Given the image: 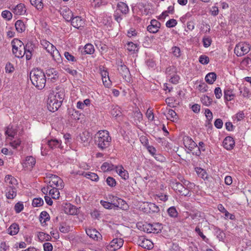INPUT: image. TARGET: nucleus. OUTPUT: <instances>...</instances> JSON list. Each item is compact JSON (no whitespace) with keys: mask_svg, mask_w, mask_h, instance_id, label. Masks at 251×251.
<instances>
[{"mask_svg":"<svg viewBox=\"0 0 251 251\" xmlns=\"http://www.w3.org/2000/svg\"><path fill=\"white\" fill-rule=\"evenodd\" d=\"M124 244V240L122 238L114 239L110 243V246L114 251H117L121 248Z\"/></svg>","mask_w":251,"mask_h":251,"instance_id":"18","label":"nucleus"},{"mask_svg":"<svg viewBox=\"0 0 251 251\" xmlns=\"http://www.w3.org/2000/svg\"><path fill=\"white\" fill-rule=\"evenodd\" d=\"M50 220L49 214L45 211H42L40 215V221L41 223H45L46 221Z\"/></svg>","mask_w":251,"mask_h":251,"instance_id":"39","label":"nucleus"},{"mask_svg":"<svg viewBox=\"0 0 251 251\" xmlns=\"http://www.w3.org/2000/svg\"><path fill=\"white\" fill-rule=\"evenodd\" d=\"M189 216L193 220L198 219L199 218L202 217L201 212L199 211H197L196 212L191 213Z\"/></svg>","mask_w":251,"mask_h":251,"instance_id":"64","label":"nucleus"},{"mask_svg":"<svg viewBox=\"0 0 251 251\" xmlns=\"http://www.w3.org/2000/svg\"><path fill=\"white\" fill-rule=\"evenodd\" d=\"M50 54L55 61L58 63L61 62V56L56 48L50 53Z\"/></svg>","mask_w":251,"mask_h":251,"instance_id":"29","label":"nucleus"},{"mask_svg":"<svg viewBox=\"0 0 251 251\" xmlns=\"http://www.w3.org/2000/svg\"><path fill=\"white\" fill-rule=\"evenodd\" d=\"M1 16L4 19H6L7 20H10L12 18V13L8 10H4L1 13Z\"/></svg>","mask_w":251,"mask_h":251,"instance_id":"47","label":"nucleus"},{"mask_svg":"<svg viewBox=\"0 0 251 251\" xmlns=\"http://www.w3.org/2000/svg\"><path fill=\"white\" fill-rule=\"evenodd\" d=\"M108 197L109 199L112 202L113 205L115 207H117L122 209H125L126 208L127 204L125 201L113 195H109Z\"/></svg>","mask_w":251,"mask_h":251,"instance_id":"7","label":"nucleus"},{"mask_svg":"<svg viewBox=\"0 0 251 251\" xmlns=\"http://www.w3.org/2000/svg\"><path fill=\"white\" fill-rule=\"evenodd\" d=\"M86 233L88 236L95 240H98L100 233L95 229H86Z\"/></svg>","mask_w":251,"mask_h":251,"instance_id":"20","label":"nucleus"},{"mask_svg":"<svg viewBox=\"0 0 251 251\" xmlns=\"http://www.w3.org/2000/svg\"><path fill=\"white\" fill-rule=\"evenodd\" d=\"M142 209L147 213H157L159 211V207L154 203L151 202H144Z\"/></svg>","mask_w":251,"mask_h":251,"instance_id":"10","label":"nucleus"},{"mask_svg":"<svg viewBox=\"0 0 251 251\" xmlns=\"http://www.w3.org/2000/svg\"><path fill=\"white\" fill-rule=\"evenodd\" d=\"M44 204L43 200L41 198H34L32 201V205L34 207H39Z\"/></svg>","mask_w":251,"mask_h":251,"instance_id":"44","label":"nucleus"},{"mask_svg":"<svg viewBox=\"0 0 251 251\" xmlns=\"http://www.w3.org/2000/svg\"><path fill=\"white\" fill-rule=\"evenodd\" d=\"M154 158L160 162H164L166 161V158L159 153H156L154 156Z\"/></svg>","mask_w":251,"mask_h":251,"instance_id":"56","label":"nucleus"},{"mask_svg":"<svg viewBox=\"0 0 251 251\" xmlns=\"http://www.w3.org/2000/svg\"><path fill=\"white\" fill-rule=\"evenodd\" d=\"M172 53L176 57H179L181 55V51L179 47H173L172 49Z\"/></svg>","mask_w":251,"mask_h":251,"instance_id":"48","label":"nucleus"},{"mask_svg":"<svg viewBox=\"0 0 251 251\" xmlns=\"http://www.w3.org/2000/svg\"><path fill=\"white\" fill-rule=\"evenodd\" d=\"M85 176L93 181H97L99 179L98 176L94 173H86Z\"/></svg>","mask_w":251,"mask_h":251,"instance_id":"46","label":"nucleus"},{"mask_svg":"<svg viewBox=\"0 0 251 251\" xmlns=\"http://www.w3.org/2000/svg\"><path fill=\"white\" fill-rule=\"evenodd\" d=\"M95 138L96 144L102 150L108 147L111 141L109 132L105 130L98 132Z\"/></svg>","mask_w":251,"mask_h":251,"instance_id":"2","label":"nucleus"},{"mask_svg":"<svg viewBox=\"0 0 251 251\" xmlns=\"http://www.w3.org/2000/svg\"><path fill=\"white\" fill-rule=\"evenodd\" d=\"M64 69L67 73L70 74L73 76H76L77 74V72L76 70H72L69 67H65Z\"/></svg>","mask_w":251,"mask_h":251,"instance_id":"57","label":"nucleus"},{"mask_svg":"<svg viewBox=\"0 0 251 251\" xmlns=\"http://www.w3.org/2000/svg\"><path fill=\"white\" fill-rule=\"evenodd\" d=\"M201 100L202 103L206 106L210 105L213 101L211 98L206 95H203L201 98Z\"/></svg>","mask_w":251,"mask_h":251,"instance_id":"34","label":"nucleus"},{"mask_svg":"<svg viewBox=\"0 0 251 251\" xmlns=\"http://www.w3.org/2000/svg\"><path fill=\"white\" fill-rule=\"evenodd\" d=\"M59 230L62 233H68L70 231V226L63 223L59 227Z\"/></svg>","mask_w":251,"mask_h":251,"instance_id":"51","label":"nucleus"},{"mask_svg":"<svg viewBox=\"0 0 251 251\" xmlns=\"http://www.w3.org/2000/svg\"><path fill=\"white\" fill-rule=\"evenodd\" d=\"M46 75L52 82H55L58 78V72L53 68H51L46 71Z\"/></svg>","mask_w":251,"mask_h":251,"instance_id":"17","label":"nucleus"},{"mask_svg":"<svg viewBox=\"0 0 251 251\" xmlns=\"http://www.w3.org/2000/svg\"><path fill=\"white\" fill-rule=\"evenodd\" d=\"M114 169V166L111 163L104 162L101 166V169L103 172L112 171Z\"/></svg>","mask_w":251,"mask_h":251,"instance_id":"35","label":"nucleus"},{"mask_svg":"<svg viewBox=\"0 0 251 251\" xmlns=\"http://www.w3.org/2000/svg\"><path fill=\"white\" fill-rule=\"evenodd\" d=\"M70 22L71 25L77 29H79L80 27H83L84 25V20L80 16L73 17Z\"/></svg>","mask_w":251,"mask_h":251,"instance_id":"14","label":"nucleus"},{"mask_svg":"<svg viewBox=\"0 0 251 251\" xmlns=\"http://www.w3.org/2000/svg\"><path fill=\"white\" fill-rule=\"evenodd\" d=\"M50 97H54L55 99H58V101H60V103H62L63 99H64V94L63 93H56L55 95H52L50 96Z\"/></svg>","mask_w":251,"mask_h":251,"instance_id":"58","label":"nucleus"},{"mask_svg":"<svg viewBox=\"0 0 251 251\" xmlns=\"http://www.w3.org/2000/svg\"><path fill=\"white\" fill-rule=\"evenodd\" d=\"M205 115L207 120L210 122L212 121L213 119V114L209 109L207 108L205 110Z\"/></svg>","mask_w":251,"mask_h":251,"instance_id":"59","label":"nucleus"},{"mask_svg":"<svg viewBox=\"0 0 251 251\" xmlns=\"http://www.w3.org/2000/svg\"><path fill=\"white\" fill-rule=\"evenodd\" d=\"M118 70L123 78L127 82L130 81V74L128 68L121 62V64L118 66Z\"/></svg>","mask_w":251,"mask_h":251,"instance_id":"8","label":"nucleus"},{"mask_svg":"<svg viewBox=\"0 0 251 251\" xmlns=\"http://www.w3.org/2000/svg\"><path fill=\"white\" fill-rule=\"evenodd\" d=\"M7 199H14L17 196V189L14 186H9L5 191Z\"/></svg>","mask_w":251,"mask_h":251,"instance_id":"13","label":"nucleus"},{"mask_svg":"<svg viewBox=\"0 0 251 251\" xmlns=\"http://www.w3.org/2000/svg\"><path fill=\"white\" fill-rule=\"evenodd\" d=\"M137 242L140 246L144 249L150 250L153 247L152 243L143 236L138 238Z\"/></svg>","mask_w":251,"mask_h":251,"instance_id":"11","label":"nucleus"},{"mask_svg":"<svg viewBox=\"0 0 251 251\" xmlns=\"http://www.w3.org/2000/svg\"><path fill=\"white\" fill-rule=\"evenodd\" d=\"M17 134V131L13 128V126L9 125L6 127L5 134L11 138H14V136Z\"/></svg>","mask_w":251,"mask_h":251,"instance_id":"37","label":"nucleus"},{"mask_svg":"<svg viewBox=\"0 0 251 251\" xmlns=\"http://www.w3.org/2000/svg\"><path fill=\"white\" fill-rule=\"evenodd\" d=\"M117 7L121 11V12L125 14H127L129 11V8L126 4L124 2L119 3L117 5Z\"/></svg>","mask_w":251,"mask_h":251,"instance_id":"36","label":"nucleus"},{"mask_svg":"<svg viewBox=\"0 0 251 251\" xmlns=\"http://www.w3.org/2000/svg\"><path fill=\"white\" fill-rule=\"evenodd\" d=\"M250 46L247 43H240L237 44L235 49L234 52L238 56H242L249 52Z\"/></svg>","mask_w":251,"mask_h":251,"instance_id":"5","label":"nucleus"},{"mask_svg":"<svg viewBox=\"0 0 251 251\" xmlns=\"http://www.w3.org/2000/svg\"><path fill=\"white\" fill-rule=\"evenodd\" d=\"M30 2L38 10H42L43 8L44 4L42 0H30Z\"/></svg>","mask_w":251,"mask_h":251,"instance_id":"30","label":"nucleus"},{"mask_svg":"<svg viewBox=\"0 0 251 251\" xmlns=\"http://www.w3.org/2000/svg\"><path fill=\"white\" fill-rule=\"evenodd\" d=\"M199 62L202 64H207L209 62V57L205 55H201L199 58Z\"/></svg>","mask_w":251,"mask_h":251,"instance_id":"52","label":"nucleus"},{"mask_svg":"<svg viewBox=\"0 0 251 251\" xmlns=\"http://www.w3.org/2000/svg\"><path fill=\"white\" fill-rule=\"evenodd\" d=\"M169 215L173 218H176L178 216V212L174 206H172L168 209L167 210Z\"/></svg>","mask_w":251,"mask_h":251,"instance_id":"42","label":"nucleus"},{"mask_svg":"<svg viewBox=\"0 0 251 251\" xmlns=\"http://www.w3.org/2000/svg\"><path fill=\"white\" fill-rule=\"evenodd\" d=\"M15 26L16 30L19 33L24 32L25 29V26L24 22L23 21L20 20H19L16 22Z\"/></svg>","mask_w":251,"mask_h":251,"instance_id":"27","label":"nucleus"},{"mask_svg":"<svg viewBox=\"0 0 251 251\" xmlns=\"http://www.w3.org/2000/svg\"><path fill=\"white\" fill-rule=\"evenodd\" d=\"M38 238L41 241H50L51 238L50 235L43 232H39L38 234Z\"/></svg>","mask_w":251,"mask_h":251,"instance_id":"38","label":"nucleus"},{"mask_svg":"<svg viewBox=\"0 0 251 251\" xmlns=\"http://www.w3.org/2000/svg\"><path fill=\"white\" fill-rule=\"evenodd\" d=\"M30 78L32 84L39 90L43 89L46 83V77L43 70L33 69L30 73Z\"/></svg>","mask_w":251,"mask_h":251,"instance_id":"1","label":"nucleus"},{"mask_svg":"<svg viewBox=\"0 0 251 251\" xmlns=\"http://www.w3.org/2000/svg\"><path fill=\"white\" fill-rule=\"evenodd\" d=\"M89 137V133L87 131H84L80 135V139L84 143H87Z\"/></svg>","mask_w":251,"mask_h":251,"instance_id":"45","label":"nucleus"},{"mask_svg":"<svg viewBox=\"0 0 251 251\" xmlns=\"http://www.w3.org/2000/svg\"><path fill=\"white\" fill-rule=\"evenodd\" d=\"M217 75L214 72H211L206 75L205 77V81L209 84H212L216 80Z\"/></svg>","mask_w":251,"mask_h":251,"instance_id":"24","label":"nucleus"},{"mask_svg":"<svg viewBox=\"0 0 251 251\" xmlns=\"http://www.w3.org/2000/svg\"><path fill=\"white\" fill-rule=\"evenodd\" d=\"M65 212L70 215H76L77 213V209L75 206L70 204L67 206Z\"/></svg>","mask_w":251,"mask_h":251,"instance_id":"32","label":"nucleus"},{"mask_svg":"<svg viewBox=\"0 0 251 251\" xmlns=\"http://www.w3.org/2000/svg\"><path fill=\"white\" fill-rule=\"evenodd\" d=\"M214 94L217 99H220L222 96L221 89L220 87H216L214 90Z\"/></svg>","mask_w":251,"mask_h":251,"instance_id":"61","label":"nucleus"},{"mask_svg":"<svg viewBox=\"0 0 251 251\" xmlns=\"http://www.w3.org/2000/svg\"><path fill=\"white\" fill-rule=\"evenodd\" d=\"M127 50L132 53H135L138 51V45L132 42H128L126 43Z\"/></svg>","mask_w":251,"mask_h":251,"instance_id":"25","label":"nucleus"},{"mask_svg":"<svg viewBox=\"0 0 251 251\" xmlns=\"http://www.w3.org/2000/svg\"><path fill=\"white\" fill-rule=\"evenodd\" d=\"M48 178H50L48 185L50 187H55L59 189H63L64 186L63 181L58 176L51 174L48 175Z\"/></svg>","mask_w":251,"mask_h":251,"instance_id":"4","label":"nucleus"},{"mask_svg":"<svg viewBox=\"0 0 251 251\" xmlns=\"http://www.w3.org/2000/svg\"><path fill=\"white\" fill-rule=\"evenodd\" d=\"M100 203L105 208L108 209H111L112 205H113V203L111 201L110 202L101 200Z\"/></svg>","mask_w":251,"mask_h":251,"instance_id":"54","label":"nucleus"},{"mask_svg":"<svg viewBox=\"0 0 251 251\" xmlns=\"http://www.w3.org/2000/svg\"><path fill=\"white\" fill-rule=\"evenodd\" d=\"M62 16L67 22H70L74 17L72 11L67 7L63 10Z\"/></svg>","mask_w":251,"mask_h":251,"instance_id":"21","label":"nucleus"},{"mask_svg":"<svg viewBox=\"0 0 251 251\" xmlns=\"http://www.w3.org/2000/svg\"><path fill=\"white\" fill-rule=\"evenodd\" d=\"M224 98L226 101L231 100L235 96L233 93V91L229 88L224 90Z\"/></svg>","mask_w":251,"mask_h":251,"instance_id":"26","label":"nucleus"},{"mask_svg":"<svg viewBox=\"0 0 251 251\" xmlns=\"http://www.w3.org/2000/svg\"><path fill=\"white\" fill-rule=\"evenodd\" d=\"M223 122L221 119H217L214 122V126L218 129L223 127Z\"/></svg>","mask_w":251,"mask_h":251,"instance_id":"62","label":"nucleus"},{"mask_svg":"<svg viewBox=\"0 0 251 251\" xmlns=\"http://www.w3.org/2000/svg\"><path fill=\"white\" fill-rule=\"evenodd\" d=\"M172 187L175 191H177L179 193L182 192L184 187L179 182H172L171 183Z\"/></svg>","mask_w":251,"mask_h":251,"instance_id":"33","label":"nucleus"},{"mask_svg":"<svg viewBox=\"0 0 251 251\" xmlns=\"http://www.w3.org/2000/svg\"><path fill=\"white\" fill-rule=\"evenodd\" d=\"M19 231V225L16 223L12 224L8 228V233L11 235H16Z\"/></svg>","mask_w":251,"mask_h":251,"instance_id":"23","label":"nucleus"},{"mask_svg":"<svg viewBox=\"0 0 251 251\" xmlns=\"http://www.w3.org/2000/svg\"><path fill=\"white\" fill-rule=\"evenodd\" d=\"M47 143L49 147L52 149L59 148L61 145V141L56 139L48 140Z\"/></svg>","mask_w":251,"mask_h":251,"instance_id":"28","label":"nucleus"},{"mask_svg":"<svg viewBox=\"0 0 251 251\" xmlns=\"http://www.w3.org/2000/svg\"><path fill=\"white\" fill-rule=\"evenodd\" d=\"M84 52L86 54H93L95 51L94 46L91 44H86L84 48Z\"/></svg>","mask_w":251,"mask_h":251,"instance_id":"41","label":"nucleus"},{"mask_svg":"<svg viewBox=\"0 0 251 251\" xmlns=\"http://www.w3.org/2000/svg\"><path fill=\"white\" fill-rule=\"evenodd\" d=\"M65 58L68 60L72 62L76 61L75 57L71 54L69 52L65 51L64 53Z\"/></svg>","mask_w":251,"mask_h":251,"instance_id":"60","label":"nucleus"},{"mask_svg":"<svg viewBox=\"0 0 251 251\" xmlns=\"http://www.w3.org/2000/svg\"><path fill=\"white\" fill-rule=\"evenodd\" d=\"M14 209L17 213H19L24 209V205L20 202H17L14 206Z\"/></svg>","mask_w":251,"mask_h":251,"instance_id":"50","label":"nucleus"},{"mask_svg":"<svg viewBox=\"0 0 251 251\" xmlns=\"http://www.w3.org/2000/svg\"><path fill=\"white\" fill-rule=\"evenodd\" d=\"M116 172L118 173L119 175L125 180L127 179L129 176L128 173L127 171L125 170L122 166H120V168L116 167Z\"/></svg>","mask_w":251,"mask_h":251,"instance_id":"22","label":"nucleus"},{"mask_svg":"<svg viewBox=\"0 0 251 251\" xmlns=\"http://www.w3.org/2000/svg\"><path fill=\"white\" fill-rule=\"evenodd\" d=\"M167 114L168 116H167V118L168 120H170L174 122L175 120L177 119L176 113L173 110L169 109Z\"/></svg>","mask_w":251,"mask_h":251,"instance_id":"40","label":"nucleus"},{"mask_svg":"<svg viewBox=\"0 0 251 251\" xmlns=\"http://www.w3.org/2000/svg\"><path fill=\"white\" fill-rule=\"evenodd\" d=\"M61 104L60 101H58V99H55V98L50 97L49 98L48 108L50 111L52 112L56 111L61 106Z\"/></svg>","mask_w":251,"mask_h":251,"instance_id":"9","label":"nucleus"},{"mask_svg":"<svg viewBox=\"0 0 251 251\" xmlns=\"http://www.w3.org/2000/svg\"><path fill=\"white\" fill-rule=\"evenodd\" d=\"M161 26V24L157 20H151V24L147 27V30L151 33H155L158 32Z\"/></svg>","mask_w":251,"mask_h":251,"instance_id":"12","label":"nucleus"},{"mask_svg":"<svg viewBox=\"0 0 251 251\" xmlns=\"http://www.w3.org/2000/svg\"><path fill=\"white\" fill-rule=\"evenodd\" d=\"M106 182L107 185L110 187H114L116 184V181L115 179L111 176H108L106 179Z\"/></svg>","mask_w":251,"mask_h":251,"instance_id":"49","label":"nucleus"},{"mask_svg":"<svg viewBox=\"0 0 251 251\" xmlns=\"http://www.w3.org/2000/svg\"><path fill=\"white\" fill-rule=\"evenodd\" d=\"M203 46L205 48L209 47L211 44L212 40L209 37H204L202 40Z\"/></svg>","mask_w":251,"mask_h":251,"instance_id":"55","label":"nucleus"},{"mask_svg":"<svg viewBox=\"0 0 251 251\" xmlns=\"http://www.w3.org/2000/svg\"><path fill=\"white\" fill-rule=\"evenodd\" d=\"M12 52L16 57L22 58L24 55L25 46L23 42L17 39H14L11 42Z\"/></svg>","mask_w":251,"mask_h":251,"instance_id":"3","label":"nucleus"},{"mask_svg":"<svg viewBox=\"0 0 251 251\" xmlns=\"http://www.w3.org/2000/svg\"><path fill=\"white\" fill-rule=\"evenodd\" d=\"M5 181L11 185H15L17 184V181L11 175H6L5 177Z\"/></svg>","mask_w":251,"mask_h":251,"instance_id":"43","label":"nucleus"},{"mask_svg":"<svg viewBox=\"0 0 251 251\" xmlns=\"http://www.w3.org/2000/svg\"><path fill=\"white\" fill-rule=\"evenodd\" d=\"M44 250L45 251H52V246L51 243L47 242L45 243L43 245Z\"/></svg>","mask_w":251,"mask_h":251,"instance_id":"63","label":"nucleus"},{"mask_svg":"<svg viewBox=\"0 0 251 251\" xmlns=\"http://www.w3.org/2000/svg\"><path fill=\"white\" fill-rule=\"evenodd\" d=\"M52 188L49 191L50 195L53 199H58L60 197V193L59 192L60 189L55 187Z\"/></svg>","mask_w":251,"mask_h":251,"instance_id":"31","label":"nucleus"},{"mask_svg":"<svg viewBox=\"0 0 251 251\" xmlns=\"http://www.w3.org/2000/svg\"><path fill=\"white\" fill-rule=\"evenodd\" d=\"M177 24V22L175 19H172L168 21L166 23V25L168 27H173Z\"/></svg>","mask_w":251,"mask_h":251,"instance_id":"53","label":"nucleus"},{"mask_svg":"<svg viewBox=\"0 0 251 251\" xmlns=\"http://www.w3.org/2000/svg\"><path fill=\"white\" fill-rule=\"evenodd\" d=\"M36 163L35 159L31 156L26 157L25 162L23 163V167L26 168L27 170H31Z\"/></svg>","mask_w":251,"mask_h":251,"instance_id":"15","label":"nucleus"},{"mask_svg":"<svg viewBox=\"0 0 251 251\" xmlns=\"http://www.w3.org/2000/svg\"><path fill=\"white\" fill-rule=\"evenodd\" d=\"M143 230L147 233H157L161 231L162 224L158 223L143 225Z\"/></svg>","mask_w":251,"mask_h":251,"instance_id":"6","label":"nucleus"},{"mask_svg":"<svg viewBox=\"0 0 251 251\" xmlns=\"http://www.w3.org/2000/svg\"><path fill=\"white\" fill-rule=\"evenodd\" d=\"M235 145V142L233 138L230 136H227L225 138L223 141L224 147L227 150L232 149Z\"/></svg>","mask_w":251,"mask_h":251,"instance_id":"16","label":"nucleus"},{"mask_svg":"<svg viewBox=\"0 0 251 251\" xmlns=\"http://www.w3.org/2000/svg\"><path fill=\"white\" fill-rule=\"evenodd\" d=\"M13 13L17 15H24L26 12V8L23 3L18 4L12 9Z\"/></svg>","mask_w":251,"mask_h":251,"instance_id":"19","label":"nucleus"}]
</instances>
